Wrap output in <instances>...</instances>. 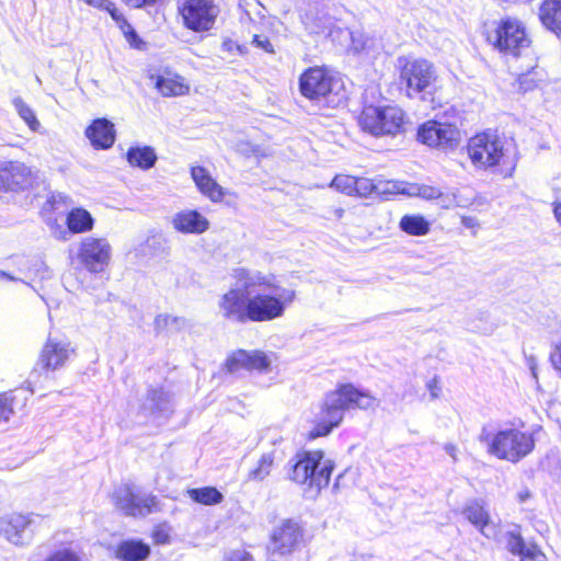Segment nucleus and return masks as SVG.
<instances>
[{
	"instance_id": "f257e3e1",
	"label": "nucleus",
	"mask_w": 561,
	"mask_h": 561,
	"mask_svg": "<svg viewBox=\"0 0 561 561\" xmlns=\"http://www.w3.org/2000/svg\"><path fill=\"white\" fill-rule=\"evenodd\" d=\"M232 276L233 285L218 300L219 314L228 322L272 321L283 317L295 300V290L275 285L271 276L260 271L241 267Z\"/></svg>"
},
{
	"instance_id": "f03ea898",
	"label": "nucleus",
	"mask_w": 561,
	"mask_h": 561,
	"mask_svg": "<svg viewBox=\"0 0 561 561\" xmlns=\"http://www.w3.org/2000/svg\"><path fill=\"white\" fill-rule=\"evenodd\" d=\"M378 403L375 397L354 385L341 383L325 394L317 416V424L309 436L310 438L327 436L342 423L346 411L375 409Z\"/></svg>"
},
{
	"instance_id": "7ed1b4c3",
	"label": "nucleus",
	"mask_w": 561,
	"mask_h": 561,
	"mask_svg": "<svg viewBox=\"0 0 561 561\" xmlns=\"http://www.w3.org/2000/svg\"><path fill=\"white\" fill-rule=\"evenodd\" d=\"M461 513L482 536L503 543L511 553L518 556L520 561H526L520 526L508 525L502 530L501 526L492 520L488 508L481 500L468 501Z\"/></svg>"
},
{
	"instance_id": "20e7f679",
	"label": "nucleus",
	"mask_w": 561,
	"mask_h": 561,
	"mask_svg": "<svg viewBox=\"0 0 561 561\" xmlns=\"http://www.w3.org/2000/svg\"><path fill=\"white\" fill-rule=\"evenodd\" d=\"M288 478L318 491L329 485L334 462L322 450H301L288 461Z\"/></svg>"
},
{
	"instance_id": "39448f33",
	"label": "nucleus",
	"mask_w": 561,
	"mask_h": 561,
	"mask_svg": "<svg viewBox=\"0 0 561 561\" xmlns=\"http://www.w3.org/2000/svg\"><path fill=\"white\" fill-rule=\"evenodd\" d=\"M299 89L305 98L327 106H337L345 100L341 79L320 67L309 68L300 76Z\"/></svg>"
},
{
	"instance_id": "423d86ee",
	"label": "nucleus",
	"mask_w": 561,
	"mask_h": 561,
	"mask_svg": "<svg viewBox=\"0 0 561 561\" xmlns=\"http://www.w3.org/2000/svg\"><path fill=\"white\" fill-rule=\"evenodd\" d=\"M359 126L373 136H397L404 131L405 114L398 106H366L359 118Z\"/></svg>"
},
{
	"instance_id": "0eeeda50",
	"label": "nucleus",
	"mask_w": 561,
	"mask_h": 561,
	"mask_svg": "<svg viewBox=\"0 0 561 561\" xmlns=\"http://www.w3.org/2000/svg\"><path fill=\"white\" fill-rule=\"evenodd\" d=\"M504 137L495 130L488 129L471 137L467 152L476 168L489 169L499 165L506 156Z\"/></svg>"
},
{
	"instance_id": "6e6552de",
	"label": "nucleus",
	"mask_w": 561,
	"mask_h": 561,
	"mask_svg": "<svg viewBox=\"0 0 561 561\" xmlns=\"http://www.w3.org/2000/svg\"><path fill=\"white\" fill-rule=\"evenodd\" d=\"M178 9L183 25L194 33L213 30L220 14V8L214 0H184Z\"/></svg>"
},
{
	"instance_id": "1a4fd4ad",
	"label": "nucleus",
	"mask_w": 561,
	"mask_h": 561,
	"mask_svg": "<svg viewBox=\"0 0 561 561\" xmlns=\"http://www.w3.org/2000/svg\"><path fill=\"white\" fill-rule=\"evenodd\" d=\"M524 439V434L514 428L502 430L496 434L483 428L480 435V440L488 444L490 454L512 462L518 461L526 454Z\"/></svg>"
},
{
	"instance_id": "9d476101",
	"label": "nucleus",
	"mask_w": 561,
	"mask_h": 561,
	"mask_svg": "<svg viewBox=\"0 0 561 561\" xmlns=\"http://www.w3.org/2000/svg\"><path fill=\"white\" fill-rule=\"evenodd\" d=\"M400 67V81L405 84L407 93L413 96L426 91L436 79L434 68L425 59H398Z\"/></svg>"
},
{
	"instance_id": "9b49d317",
	"label": "nucleus",
	"mask_w": 561,
	"mask_h": 561,
	"mask_svg": "<svg viewBox=\"0 0 561 561\" xmlns=\"http://www.w3.org/2000/svg\"><path fill=\"white\" fill-rule=\"evenodd\" d=\"M525 38V27L514 19L503 20L494 31L488 33L486 37L496 49L513 57L522 55Z\"/></svg>"
},
{
	"instance_id": "f8f14e48",
	"label": "nucleus",
	"mask_w": 561,
	"mask_h": 561,
	"mask_svg": "<svg viewBox=\"0 0 561 561\" xmlns=\"http://www.w3.org/2000/svg\"><path fill=\"white\" fill-rule=\"evenodd\" d=\"M456 125L438 121H427L417 129V140L428 147L451 149L459 142Z\"/></svg>"
},
{
	"instance_id": "ddd939ff",
	"label": "nucleus",
	"mask_w": 561,
	"mask_h": 561,
	"mask_svg": "<svg viewBox=\"0 0 561 561\" xmlns=\"http://www.w3.org/2000/svg\"><path fill=\"white\" fill-rule=\"evenodd\" d=\"M111 245L105 239L84 238L78 249L77 260L90 273H101L108 265Z\"/></svg>"
},
{
	"instance_id": "4468645a",
	"label": "nucleus",
	"mask_w": 561,
	"mask_h": 561,
	"mask_svg": "<svg viewBox=\"0 0 561 561\" xmlns=\"http://www.w3.org/2000/svg\"><path fill=\"white\" fill-rule=\"evenodd\" d=\"M116 506L129 516H146L159 510L154 495H140L129 485H122L114 492Z\"/></svg>"
},
{
	"instance_id": "2eb2a0df",
	"label": "nucleus",
	"mask_w": 561,
	"mask_h": 561,
	"mask_svg": "<svg viewBox=\"0 0 561 561\" xmlns=\"http://www.w3.org/2000/svg\"><path fill=\"white\" fill-rule=\"evenodd\" d=\"M302 538V530L298 523L287 519L275 528L272 535L271 558L277 561V557L290 554Z\"/></svg>"
},
{
	"instance_id": "dca6fc26",
	"label": "nucleus",
	"mask_w": 561,
	"mask_h": 561,
	"mask_svg": "<svg viewBox=\"0 0 561 561\" xmlns=\"http://www.w3.org/2000/svg\"><path fill=\"white\" fill-rule=\"evenodd\" d=\"M32 519L22 514H12L0 518V535L9 542L23 546L31 541L33 530Z\"/></svg>"
},
{
	"instance_id": "f3484780",
	"label": "nucleus",
	"mask_w": 561,
	"mask_h": 561,
	"mask_svg": "<svg viewBox=\"0 0 561 561\" xmlns=\"http://www.w3.org/2000/svg\"><path fill=\"white\" fill-rule=\"evenodd\" d=\"M270 359L262 351L247 352L239 350L233 353L226 362V367L230 373H237L240 369L265 370L270 367Z\"/></svg>"
},
{
	"instance_id": "a211bd4d",
	"label": "nucleus",
	"mask_w": 561,
	"mask_h": 561,
	"mask_svg": "<svg viewBox=\"0 0 561 561\" xmlns=\"http://www.w3.org/2000/svg\"><path fill=\"white\" fill-rule=\"evenodd\" d=\"M72 352L70 343L67 341L48 337L43 347L39 363L46 369H57L68 360Z\"/></svg>"
},
{
	"instance_id": "6ab92c4d",
	"label": "nucleus",
	"mask_w": 561,
	"mask_h": 561,
	"mask_svg": "<svg viewBox=\"0 0 561 561\" xmlns=\"http://www.w3.org/2000/svg\"><path fill=\"white\" fill-rule=\"evenodd\" d=\"M30 169L21 162H9L0 170V188L5 191L23 190L30 183Z\"/></svg>"
},
{
	"instance_id": "aec40b11",
	"label": "nucleus",
	"mask_w": 561,
	"mask_h": 561,
	"mask_svg": "<svg viewBox=\"0 0 561 561\" xmlns=\"http://www.w3.org/2000/svg\"><path fill=\"white\" fill-rule=\"evenodd\" d=\"M172 224L182 233L199 234L208 230L209 221L197 210H183L174 215Z\"/></svg>"
},
{
	"instance_id": "412c9836",
	"label": "nucleus",
	"mask_w": 561,
	"mask_h": 561,
	"mask_svg": "<svg viewBox=\"0 0 561 561\" xmlns=\"http://www.w3.org/2000/svg\"><path fill=\"white\" fill-rule=\"evenodd\" d=\"M85 136L95 148L107 149L115 141L114 125L106 118L94 119L87 128Z\"/></svg>"
},
{
	"instance_id": "4be33fe9",
	"label": "nucleus",
	"mask_w": 561,
	"mask_h": 561,
	"mask_svg": "<svg viewBox=\"0 0 561 561\" xmlns=\"http://www.w3.org/2000/svg\"><path fill=\"white\" fill-rule=\"evenodd\" d=\"M191 175L199 192L214 203L221 202L224 188L210 176L203 167H192Z\"/></svg>"
},
{
	"instance_id": "5701e85b",
	"label": "nucleus",
	"mask_w": 561,
	"mask_h": 561,
	"mask_svg": "<svg viewBox=\"0 0 561 561\" xmlns=\"http://www.w3.org/2000/svg\"><path fill=\"white\" fill-rule=\"evenodd\" d=\"M399 191V186L393 182H383L381 180H370L367 178H356L354 185V195L359 197H369L371 195L393 194Z\"/></svg>"
},
{
	"instance_id": "b1692460",
	"label": "nucleus",
	"mask_w": 561,
	"mask_h": 561,
	"mask_svg": "<svg viewBox=\"0 0 561 561\" xmlns=\"http://www.w3.org/2000/svg\"><path fill=\"white\" fill-rule=\"evenodd\" d=\"M542 25L557 35L561 34V0H543L539 9Z\"/></svg>"
},
{
	"instance_id": "393cba45",
	"label": "nucleus",
	"mask_w": 561,
	"mask_h": 561,
	"mask_svg": "<svg viewBox=\"0 0 561 561\" xmlns=\"http://www.w3.org/2000/svg\"><path fill=\"white\" fill-rule=\"evenodd\" d=\"M150 553V547L139 540H126L118 545L116 556L122 561H145Z\"/></svg>"
},
{
	"instance_id": "a878e982",
	"label": "nucleus",
	"mask_w": 561,
	"mask_h": 561,
	"mask_svg": "<svg viewBox=\"0 0 561 561\" xmlns=\"http://www.w3.org/2000/svg\"><path fill=\"white\" fill-rule=\"evenodd\" d=\"M144 411L150 415H165L170 412V396L162 389L152 388L148 391Z\"/></svg>"
},
{
	"instance_id": "bb28decb",
	"label": "nucleus",
	"mask_w": 561,
	"mask_h": 561,
	"mask_svg": "<svg viewBox=\"0 0 561 561\" xmlns=\"http://www.w3.org/2000/svg\"><path fill=\"white\" fill-rule=\"evenodd\" d=\"M66 224L70 232L83 233L93 229L94 219L87 209L76 207L68 213Z\"/></svg>"
},
{
	"instance_id": "cd10ccee",
	"label": "nucleus",
	"mask_w": 561,
	"mask_h": 561,
	"mask_svg": "<svg viewBox=\"0 0 561 561\" xmlns=\"http://www.w3.org/2000/svg\"><path fill=\"white\" fill-rule=\"evenodd\" d=\"M126 158L130 165L142 170L151 169L158 160L154 149L150 146L130 147Z\"/></svg>"
},
{
	"instance_id": "c85d7f7f",
	"label": "nucleus",
	"mask_w": 561,
	"mask_h": 561,
	"mask_svg": "<svg viewBox=\"0 0 561 561\" xmlns=\"http://www.w3.org/2000/svg\"><path fill=\"white\" fill-rule=\"evenodd\" d=\"M103 10L107 11L112 19L116 22L117 26L123 32L124 36L128 41L131 46L138 47V42H140L136 31L133 26L127 22L124 18L123 13L115 7V4L111 1H107L103 7Z\"/></svg>"
},
{
	"instance_id": "c756f323",
	"label": "nucleus",
	"mask_w": 561,
	"mask_h": 561,
	"mask_svg": "<svg viewBox=\"0 0 561 561\" xmlns=\"http://www.w3.org/2000/svg\"><path fill=\"white\" fill-rule=\"evenodd\" d=\"M399 227L403 232L415 237L426 236L430 232V222L421 215H404Z\"/></svg>"
},
{
	"instance_id": "7c9ffc66",
	"label": "nucleus",
	"mask_w": 561,
	"mask_h": 561,
	"mask_svg": "<svg viewBox=\"0 0 561 561\" xmlns=\"http://www.w3.org/2000/svg\"><path fill=\"white\" fill-rule=\"evenodd\" d=\"M187 495L195 503L203 505L219 504L224 500V495L215 486L190 489Z\"/></svg>"
},
{
	"instance_id": "2f4dec72",
	"label": "nucleus",
	"mask_w": 561,
	"mask_h": 561,
	"mask_svg": "<svg viewBox=\"0 0 561 561\" xmlns=\"http://www.w3.org/2000/svg\"><path fill=\"white\" fill-rule=\"evenodd\" d=\"M274 451L265 453L261 456L255 468L249 471V481H263L267 478L274 466Z\"/></svg>"
},
{
	"instance_id": "473e14b6",
	"label": "nucleus",
	"mask_w": 561,
	"mask_h": 561,
	"mask_svg": "<svg viewBox=\"0 0 561 561\" xmlns=\"http://www.w3.org/2000/svg\"><path fill=\"white\" fill-rule=\"evenodd\" d=\"M154 330L157 332H175L181 330L184 324L185 320L183 318L174 317L171 314H158L154 318Z\"/></svg>"
},
{
	"instance_id": "72a5a7b5",
	"label": "nucleus",
	"mask_w": 561,
	"mask_h": 561,
	"mask_svg": "<svg viewBox=\"0 0 561 561\" xmlns=\"http://www.w3.org/2000/svg\"><path fill=\"white\" fill-rule=\"evenodd\" d=\"M156 85L163 96L183 95L188 90L187 85L171 78H159Z\"/></svg>"
},
{
	"instance_id": "f704fd0d",
	"label": "nucleus",
	"mask_w": 561,
	"mask_h": 561,
	"mask_svg": "<svg viewBox=\"0 0 561 561\" xmlns=\"http://www.w3.org/2000/svg\"><path fill=\"white\" fill-rule=\"evenodd\" d=\"M398 192L408 194L410 196H417V197H421V198H424L427 201L436 199V197L439 196L438 187L432 186V185H426V184H422V185L413 184L407 188L399 187Z\"/></svg>"
},
{
	"instance_id": "c9c22d12",
	"label": "nucleus",
	"mask_w": 561,
	"mask_h": 561,
	"mask_svg": "<svg viewBox=\"0 0 561 561\" xmlns=\"http://www.w3.org/2000/svg\"><path fill=\"white\" fill-rule=\"evenodd\" d=\"M13 105L20 117L28 125L32 130H37L39 122L37 121L34 111L21 99L15 98Z\"/></svg>"
},
{
	"instance_id": "e433bc0d",
	"label": "nucleus",
	"mask_w": 561,
	"mask_h": 561,
	"mask_svg": "<svg viewBox=\"0 0 561 561\" xmlns=\"http://www.w3.org/2000/svg\"><path fill=\"white\" fill-rule=\"evenodd\" d=\"M16 399L14 391L0 394V423L8 422L13 414V403Z\"/></svg>"
},
{
	"instance_id": "4c0bfd02",
	"label": "nucleus",
	"mask_w": 561,
	"mask_h": 561,
	"mask_svg": "<svg viewBox=\"0 0 561 561\" xmlns=\"http://www.w3.org/2000/svg\"><path fill=\"white\" fill-rule=\"evenodd\" d=\"M356 183V178L352 175L340 174L336 175L332 182L331 186L335 190L346 194L354 195V185Z\"/></svg>"
},
{
	"instance_id": "58836bf2",
	"label": "nucleus",
	"mask_w": 561,
	"mask_h": 561,
	"mask_svg": "<svg viewBox=\"0 0 561 561\" xmlns=\"http://www.w3.org/2000/svg\"><path fill=\"white\" fill-rule=\"evenodd\" d=\"M436 199H437V204L444 209H449L453 207H462L468 204V201H462V199L458 198V196L454 192L444 193L440 190H439V196L436 197Z\"/></svg>"
},
{
	"instance_id": "ea45409f",
	"label": "nucleus",
	"mask_w": 561,
	"mask_h": 561,
	"mask_svg": "<svg viewBox=\"0 0 561 561\" xmlns=\"http://www.w3.org/2000/svg\"><path fill=\"white\" fill-rule=\"evenodd\" d=\"M357 42H358V38L354 36L353 37V48L357 53H365L367 55H374V54L378 53V50L380 48V45L377 43V41L375 38H371L368 36L365 39V42H363L360 45H358Z\"/></svg>"
},
{
	"instance_id": "a19ab883",
	"label": "nucleus",
	"mask_w": 561,
	"mask_h": 561,
	"mask_svg": "<svg viewBox=\"0 0 561 561\" xmlns=\"http://www.w3.org/2000/svg\"><path fill=\"white\" fill-rule=\"evenodd\" d=\"M45 561H82V559L70 549H61L55 551Z\"/></svg>"
},
{
	"instance_id": "79ce46f5",
	"label": "nucleus",
	"mask_w": 561,
	"mask_h": 561,
	"mask_svg": "<svg viewBox=\"0 0 561 561\" xmlns=\"http://www.w3.org/2000/svg\"><path fill=\"white\" fill-rule=\"evenodd\" d=\"M528 561H547V558L537 546L528 542Z\"/></svg>"
},
{
	"instance_id": "37998d69",
	"label": "nucleus",
	"mask_w": 561,
	"mask_h": 561,
	"mask_svg": "<svg viewBox=\"0 0 561 561\" xmlns=\"http://www.w3.org/2000/svg\"><path fill=\"white\" fill-rule=\"evenodd\" d=\"M226 561H253L250 553L243 550L232 551Z\"/></svg>"
},
{
	"instance_id": "c03bdc74",
	"label": "nucleus",
	"mask_w": 561,
	"mask_h": 561,
	"mask_svg": "<svg viewBox=\"0 0 561 561\" xmlns=\"http://www.w3.org/2000/svg\"><path fill=\"white\" fill-rule=\"evenodd\" d=\"M253 44H255L257 47L264 49L265 51H273L272 44L267 37L255 35L253 38Z\"/></svg>"
},
{
	"instance_id": "a18cd8bd",
	"label": "nucleus",
	"mask_w": 561,
	"mask_h": 561,
	"mask_svg": "<svg viewBox=\"0 0 561 561\" xmlns=\"http://www.w3.org/2000/svg\"><path fill=\"white\" fill-rule=\"evenodd\" d=\"M221 49L227 53L240 51V46L232 39H225L221 44Z\"/></svg>"
},
{
	"instance_id": "49530a36",
	"label": "nucleus",
	"mask_w": 561,
	"mask_h": 561,
	"mask_svg": "<svg viewBox=\"0 0 561 561\" xmlns=\"http://www.w3.org/2000/svg\"><path fill=\"white\" fill-rule=\"evenodd\" d=\"M127 5L133 8H142L153 4L157 0H123Z\"/></svg>"
},
{
	"instance_id": "de8ad7c7",
	"label": "nucleus",
	"mask_w": 561,
	"mask_h": 561,
	"mask_svg": "<svg viewBox=\"0 0 561 561\" xmlns=\"http://www.w3.org/2000/svg\"><path fill=\"white\" fill-rule=\"evenodd\" d=\"M427 389L430 390V393H431V397L432 399H436L438 398L439 396V392H440V389L439 387L437 386V380L436 378H433L431 379L428 382H427Z\"/></svg>"
},
{
	"instance_id": "09e8293b",
	"label": "nucleus",
	"mask_w": 561,
	"mask_h": 561,
	"mask_svg": "<svg viewBox=\"0 0 561 561\" xmlns=\"http://www.w3.org/2000/svg\"><path fill=\"white\" fill-rule=\"evenodd\" d=\"M444 450L456 461L457 460V447L454 444H446Z\"/></svg>"
},
{
	"instance_id": "8fccbe9b",
	"label": "nucleus",
	"mask_w": 561,
	"mask_h": 561,
	"mask_svg": "<svg viewBox=\"0 0 561 561\" xmlns=\"http://www.w3.org/2000/svg\"><path fill=\"white\" fill-rule=\"evenodd\" d=\"M83 1L91 7H94L98 9H103V7L105 5V3L108 0H83Z\"/></svg>"
},
{
	"instance_id": "3c124183",
	"label": "nucleus",
	"mask_w": 561,
	"mask_h": 561,
	"mask_svg": "<svg viewBox=\"0 0 561 561\" xmlns=\"http://www.w3.org/2000/svg\"><path fill=\"white\" fill-rule=\"evenodd\" d=\"M68 201H69L68 196H51L49 198V202L51 203L54 208H56L57 203L62 202L66 204Z\"/></svg>"
},
{
	"instance_id": "603ef678",
	"label": "nucleus",
	"mask_w": 561,
	"mask_h": 561,
	"mask_svg": "<svg viewBox=\"0 0 561 561\" xmlns=\"http://www.w3.org/2000/svg\"><path fill=\"white\" fill-rule=\"evenodd\" d=\"M461 222L467 228H472L477 225V220L473 217H462Z\"/></svg>"
},
{
	"instance_id": "864d4df0",
	"label": "nucleus",
	"mask_w": 561,
	"mask_h": 561,
	"mask_svg": "<svg viewBox=\"0 0 561 561\" xmlns=\"http://www.w3.org/2000/svg\"><path fill=\"white\" fill-rule=\"evenodd\" d=\"M554 217L561 225V203H556L553 207Z\"/></svg>"
},
{
	"instance_id": "5fc2aeb1",
	"label": "nucleus",
	"mask_w": 561,
	"mask_h": 561,
	"mask_svg": "<svg viewBox=\"0 0 561 561\" xmlns=\"http://www.w3.org/2000/svg\"><path fill=\"white\" fill-rule=\"evenodd\" d=\"M2 280H13V282H15V280H18V278H15L14 276H12V275L3 272V271H0V282H2Z\"/></svg>"
},
{
	"instance_id": "6e6d98bb",
	"label": "nucleus",
	"mask_w": 561,
	"mask_h": 561,
	"mask_svg": "<svg viewBox=\"0 0 561 561\" xmlns=\"http://www.w3.org/2000/svg\"><path fill=\"white\" fill-rule=\"evenodd\" d=\"M354 36L358 38V42H357L358 45H360L367 38V36L363 33H352V38Z\"/></svg>"
},
{
	"instance_id": "4d7b16f0",
	"label": "nucleus",
	"mask_w": 561,
	"mask_h": 561,
	"mask_svg": "<svg viewBox=\"0 0 561 561\" xmlns=\"http://www.w3.org/2000/svg\"><path fill=\"white\" fill-rule=\"evenodd\" d=\"M528 366H530V369H531V374L533 376L536 378V371H535V368L531 366V359L528 358Z\"/></svg>"
},
{
	"instance_id": "13d9d810",
	"label": "nucleus",
	"mask_w": 561,
	"mask_h": 561,
	"mask_svg": "<svg viewBox=\"0 0 561 561\" xmlns=\"http://www.w3.org/2000/svg\"><path fill=\"white\" fill-rule=\"evenodd\" d=\"M531 448H533V440L530 442V439L528 438V447H527L528 454L530 453Z\"/></svg>"
},
{
	"instance_id": "bf43d9fd",
	"label": "nucleus",
	"mask_w": 561,
	"mask_h": 561,
	"mask_svg": "<svg viewBox=\"0 0 561 561\" xmlns=\"http://www.w3.org/2000/svg\"><path fill=\"white\" fill-rule=\"evenodd\" d=\"M530 75H537L536 70H535V69H533V70H528V77H529Z\"/></svg>"
},
{
	"instance_id": "052dcab7",
	"label": "nucleus",
	"mask_w": 561,
	"mask_h": 561,
	"mask_svg": "<svg viewBox=\"0 0 561 561\" xmlns=\"http://www.w3.org/2000/svg\"><path fill=\"white\" fill-rule=\"evenodd\" d=\"M336 214H337V216H339V217H341V216H342V214H343V209H337V210H336Z\"/></svg>"
}]
</instances>
